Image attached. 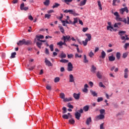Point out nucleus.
Instances as JSON below:
<instances>
[{"label":"nucleus","instance_id":"1","mask_svg":"<svg viewBox=\"0 0 129 129\" xmlns=\"http://www.w3.org/2000/svg\"><path fill=\"white\" fill-rule=\"evenodd\" d=\"M67 70L69 72H71V71H73V64H72V63L71 62L68 63Z\"/></svg>","mask_w":129,"mask_h":129},{"label":"nucleus","instance_id":"2","mask_svg":"<svg viewBox=\"0 0 129 129\" xmlns=\"http://www.w3.org/2000/svg\"><path fill=\"white\" fill-rule=\"evenodd\" d=\"M61 39L63 40L64 42H70V41H71V39H70V36L69 35L63 36Z\"/></svg>","mask_w":129,"mask_h":129},{"label":"nucleus","instance_id":"3","mask_svg":"<svg viewBox=\"0 0 129 129\" xmlns=\"http://www.w3.org/2000/svg\"><path fill=\"white\" fill-rule=\"evenodd\" d=\"M124 12H126V13H128V9H127V7H125L124 8H122L121 9H120V13L121 14V15H123V13H124Z\"/></svg>","mask_w":129,"mask_h":129},{"label":"nucleus","instance_id":"4","mask_svg":"<svg viewBox=\"0 0 129 129\" xmlns=\"http://www.w3.org/2000/svg\"><path fill=\"white\" fill-rule=\"evenodd\" d=\"M44 63H45L46 66H48V67H51V66H53L52 62L49 61L47 58H45Z\"/></svg>","mask_w":129,"mask_h":129},{"label":"nucleus","instance_id":"5","mask_svg":"<svg viewBox=\"0 0 129 129\" xmlns=\"http://www.w3.org/2000/svg\"><path fill=\"white\" fill-rule=\"evenodd\" d=\"M20 10L21 11H28L29 7H25V3H23L20 5Z\"/></svg>","mask_w":129,"mask_h":129},{"label":"nucleus","instance_id":"6","mask_svg":"<svg viewBox=\"0 0 129 129\" xmlns=\"http://www.w3.org/2000/svg\"><path fill=\"white\" fill-rule=\"evenodd\" d=\"M73 96L75 99H76V100H79V98H80V93H79L78 94L74 93L73 94Z\"/></svg>","mask_w":129,"mask_h":129},{"label":"nucleus","instance_id":"7","mask_svg":"<svg viewBox=\"0 0 129 129\" xmlns=\"http://www.w3.org/2000/svg\"><path fill=\"white\" fill-rule=\"evenodd\" d=\"M69 13H70L71 15H73V16H79L78 13H76L75 10H69Z\"/></svg>","mask_w":129,"mask_h":129},{"label":"nucleus","instance_id":"8","mask_svg":"<svg viewBox=\"0 0 129 129\" xmlns=\"http://www.w3.org/2000/svg\"><path fill=\"white\" fill-rule=\"evenodd\" d=\"M128 69L126 68L124 71V78H127L128 77Z\"/></svg>","mask_w":129,"mask_h":129},{"label":"nucleus","instance_id":"9","mask_svg":"<svg viewBox=\"0 0 129 129\" xmlns=\"http://www.w3.org/2000/svg\"><path fill=\"white\" fill-rule=\"evenodd\" d=\"M103 118H104V115L102 114H100L96 117V119H97V120H99V119H103Z\"/></svg>","mask_w":129,"mask_h":129},{"label":"nucleus","instance_id":"10","mask_svg":"<svg viewBox=\"0 0 129 129\" xmlns=\"http://www.w3.org/2000/svg\"><path fill=\"white\" fill-rule=\"evenodd\" d=\"M96 76L99 79H101V78H102V73L98 71L96 73Z\"/></svg>","mask_w":129,"mask_h":129},{"label":"nucleus","instance_id":"11","mask_svg":"<svg viewBox=\"0 0 129 129\" xmlns=\"http://www.w3.org/2000/svg\"><path fill=\"white\" fill-rule=\"evenodd\" d=\"M17 45L18 46H23V45H25V39H23L22 40H20L17 43Z\"/></svg>","mask_w":129,"mask_h":129},{"label":"nucleus","instance_id":"12","mask_svg":"<svg viewBox=\"0 0 129 129\" xmlns=\"http://www.w3.org/2000/svg\"><path fill=\"white\" fill-rule=\"evenodd\" d=\"M75 117L78 120H79L80 119V117H81V114L78 112H76L75 113Z\"/></svg>","mask_w":129,"mask_h":129},{"label":"nucleus","instance_id":"13","mask_svg":"<svg viewBox=\"0 0 129 129\" xmlns=\"http://www.w3.org/2000/svg\"><path fill=\"white\" fill-rule=\"evenodd\" d=\"M86 2H87V0H84L83 1H81L79 6H80V7L85 6V5H86Z\"/></svg>","mask_w":129,"mask_h":129},{"label":"nucleus","instance_id":"14","mask_svg":"<svg viewBox=\"0 0 129 129\" xmlns=\"http://www.w3.org/2000/svg\"><path fill=\"white\" fill-rule=\"evenodd\" d=\"M105 56H106V53L104 51H102L101 52V55L100 56V58H102V59H104L105 58Z\"/></svg>","mask_w":129,"mask_h":129},{"label":"nucleus","instance_id":"15","mask_svg":"<svg viewBox=\"0 0 129 129\" xmlns=\"http://www.w3.org/2000/svg\"><path fill=\"white\" fill-rule=\"evenodd\" d=\"M95 71H96V67H95L94 66H92L91 72L92 73L94 74V73H95Z\"/></svg>","mask_w":129,"mask_h":129},{"label":"nucleus","instance_id":"16","mask_svg":"<svg viewBox=\"0 0 129 129\" xmlns=\"http://www.w3.org/2000/svg\"><path fill=\"white\" fill-rule=\"evenodd\" d=\"M25 45H26L27 46H29V45H32V42L31 40H27L26 41V39H25Z\"/></svg>","mask_w":129,"mask_h":129},{"label":"nucleus","instance_id":"17","mask_svg":"<svg viewBox=\"0 0 129 129\" xmlns=\"http://www.w3.org/2000/svg\"><path fill=\"white\" fill-rule=\"evenodd\" d=\"M109 61L111 62H113L115 60V57L113 56V55L110 56L108 57Z\"/></svg>","mask_w":129,"mask_h":129},{"label":"nucleus","instance_id":"18","mask_svg":"<svg viewBox=\"0 0 129 129\" xmlns=\"http://www.w3.org/2000/svg\"><path fill=\"white\" fill-rule=\"evenodd\" d=\"M36 38L37 40V41H40L41 39H44V36L40 35H36Z\"/></svg>","mask_w":129,"mask_h":129},{"label":"nucleus","instance_id":"19","mask_svg":"<svg viewBox=\"0 0 129 129\" xmlns=\"http://www.w3.org/2000/svg\"><path fill=\"white\" fill-rule=\"evenodd\" d=\"M86 36L88 38H86V40H87V41H89L91 40V34H86Z\"/></svg>","mask_w":129,"mask_h":129},{"label":"nucleus","instance_id":"20","mask_svg":"<svg viewBox=\"0 0 129 129\" xmlns=\"http://www.w3.org/2000/svg\"><path fill=\"white\" fill-rule=\"evenodd\" d=\"M108 26H107V30H109V29H113V27L111 26V22H109L107 23Z\"/></svg>","mask_w":129,"mask_h":129},{"label":"nucleus","instance_id":"21","mask_svg":"<svg viewBox=\"0 0 129 129\" xmlns=\"http://www.w3.org/2000/svg\"><path fill=\"white\" fill-rule=\"evenodd\" d=\"M92 121V120H91V117H90L89 118H88L87 119V120H86V123L87 125H89V123H90V122H91Z\"/></svg>","mask_w":129,"mask_h":129},{"label":"nucleus","instance_id":"22","mask_svg":"<svg viewBox=\"0 0 129 129\" xmlns=\"http://www.w3.org/2000/svg\"><path fill=\"white\" fill-rule=\"evenodd\" d=\"M70 82H74V77L73 75L70 74Z\"/></svg>","mask_w":129,"mask_h":129},{"label":"nucleus","instance_id":"23","mask_svg":"<svg viewBox=\"0 0 129 129\" xmlns=\"http://www.w3.org/2000/svg\"><path fill=\"white\" fill-rule=\"evenodd\" d=\"M43 4L44 6H46V7L49 6V5H50V0H45V1L43 2Z\"/></svg>","mask_w":129,"mask_h":129},{"label":"nucleus","instance_id":"24","mask_svg":"<svg viewBox=\"0 0 129 129\" xmlns=\"http://www.w3.org/2000/svg\"><path fill=\"white\" fill-rule=\"evenodd\" d=\"M90 92H91L92 95H93V96H94V97L96 96L97 97V93L95 92V91H93L92 90H90Z\"/></svg>","mask_w":129,"mask_h":129},{"label":"nucleus","instance_id":"25","mask_svg":"<svg viewBox=\"0 0 129 129\" xmlns=\"http://www.w3.org/2000/svg\"><path fill=\"white\" fill-rule=\"evenodd\" d=\"M42 45H43V43L42 42H36V45L38 48H39V49H41Z\"/></svg>","mask_w":129,"mask_h":129},{"label":"nucleus","instance_id":"26","mask_svg":"<svg viewBox=\"0 0 129 129\" xmlns=\"http://www.w3.org/2000/svg\"><path fill=\"white\" fill-rule=\"evenodd\" d=\"M114 16L116 17V20H118V19H119V15L117 12L114 13Z\"/></svg>","mask_w":129,"mask_h":129},{"label":"nucleus","instance_id":"27","mask_svg":"<svg viewBox=\"0 0 129 129\" xmlns=\"http://www.w3.org/2000/svg\"><path fill=\"white\" fill-rule=\"evenodd\" d=\"M16 55H17V53L16 52H13L11 54V56H10V59H13V58H16Z\"/></svg>","mask_w":129,"mask_h":129},{"label":"nucleus","instance_id":"28","mask_svg":"<svg viewBox=\"0 0 129 129\" xmlns=\"http://www.w3.org/2000/svg\"><path fill=\"white\" fill-rule=\"evenodd\" d=\"M69 122L71 124H74V123H75V120H74V119L71 118V119H70V120H69Z\"/></svg>","mask_w":129,"mask_h":129},{"label":"nucleus","instance_id":"29","mask_svg":"<svg viewBox=\"0 0 129 129\" xmlns=\"http://www.w3.org/2000/svg\"><path fill=\"white\" fill-rule=\"evenodd\" d=\"M98 6L99 8V10L100 11H102V7L101 5V2H100V1H98Z\"/></svg>","mask_w":129,"mask_h":129},{"label":"nucleus","instance_id":"30","mask_svg":"<svg viewBox=\"0 0 129 129\" xmlns=\"http://www.w3.org/2000/svg\"><path fill=\"white\" fill-rule=\"evenodd\" d=\"M121 25L120 23H115L114 25V28H119V26Z\"/></svg>","mask_w":129,"mask_h":129},{"label":"nucleus","instance_id":"31","mask_svg":"<svg viewBox=\"0 0 129 129\" xmlns=\"http://www.w3.org/2000/svg\"><path fill=\"white\" fill-rule=\"evenodd\" d=\"M84 111H88L89 110V106L86 105L83 107Z\"/></svg>","mask_w":129,"mask_h":129},{"label":"nucleus","instance_id":"32","mask_svg":"<svg viewBox=\"0 0 129 129\" xmlns=\"http://www.w3.org/2000/svg\"><path fill=\"white\" fill-rule=\"evenodd\" d=\"M59 62H60L61 63H68V62H69V60L65 59H60L59 60Z\"/></svg>","mask_w":129,"mask_h":129},{"label":"nucleus","instance_id":"33","mask_svg":"<svg viewBox=\"0 0 129 129\" xmlns=\"http://www.w3.org/2000/svg\"><path fill=\"white\" fill-rule=\"evenodd\" d=\"M116 57L117 60H119L120 59V52H117L116 53Z\"/></svg>","mask_w":129,"mask_h":129},{"label":"nucleus","instance_id":"34","mask_svg":"<svg viewBox=\"0 0 129 129\" xmlns=\"http://www.w3.org/2000/svg\"><path fill=\"white\" fill-rule=\"evenodd\" d=\"M62 109V113H63V114L67 112V108H66V107H63Z\"/></svg>","mask_w":129,"mask_h":129},{"label":"nucleus","instance_id":"35","mask_svg":"<svg viewBox=\"0 0 129 129\" xmlns=\"http://www.w3.org/2000/svg\"><path fill=\"white\" fill-rule=\"evenodd\" d=\"M62 2L67 4V5H69V3H72V0H62Z\"/></svg>","mask_w":129,"mask_h":129},{"label":"nucleus","instance_id":"36","mask_svg":"<svg viewBox=\"0 0 129 129\" xmlns=\"http://www.w3.org/2000/svg\"><path fill=\"white\" fill-rule=\"evenodd\" d=\"M84 63H88V60H87V57L86 55H84Z\"/></svg>","mask_w":129,"mask_h":129},{"label":"nucleus","instance_id":"37","mask_svg":"<svg viewBox=\"0 0 129 129\" xmlns=\"http://www.w3.org/2000/svg\"><path fill=\"white\" fill-rule=\"evenodd\" d=\"M82 43H83V45L84 46H87V44L88 43V40H87V39H85V41H82Z\"/></svg>","mask_w":129,"mask_h":129},{"label":"nucleus","instance_id":"38","mask_svg":"<svg viewBox=\"0 0 129 129\" xmlns=\"http://www.w3.org/2000/svg\"><path fill=\"white\" fill-rule=\"evenodd\" d=\"M60 4L58 3H54V5L52 6V9H55L56 8H58V7H59Z\"/></svg>","mask_w":129,"mask_h":129},{"label":"nucleus","instance_id":"39","mask_svg":"<svg viewBox=\"0 0 129 129\" xmlns=\"http://www.w3.org/2000/svg\"><path fill=\"white\" fill-rule=\"evenodd\" d=\"M125 33H126V32L124 31H120L118 32V35H119V36H123V34H125Z\"/></svg>","mask_w":129,"mask_h":129},{"label":"nucleus","instance_id":"40","mask_svg":"<svg viewBox=\"0 0 129 129\" xmlns=\"http://www.w3.org/2000/svg\"><path fill=\"white\" fill-rule=\"evenodd\" d=\"M128 55V53L127 52L123 53L122 54V58H123L124 59H125V58L127 57Z\"/></svg>","mask_w":129,"mask_h":129},{"label":"nucleus","instance_id":"41","mask_svg":"<svg viewBox=\"0 0 129 129\" xmlns=\"http://www.w3.org/2000/svg\"><path fill=\"white\" fill-rule=\"evenodd\" d=\"M59 96L61 99H64V98H65V94H64V93H61L59 94Z\"/></svg>","mask_w":129,"mask_h":129},{"label":"nucleus","instance_id":"42","mask_svg":"<svg viewBox=\"0 0 129 129\" xmlns=\"http://www.w3.org/2000/svg\"><path fill=\"white\" fill-rule=\"evenodd\" d=\"M62 118L64 119H68L69 118V116L67 114H63L62 116Z\"/></svg>","mask_w":129,"mask_h":129},{"label":"nucleus","instance_id":"43","mask_svg":"<svg viewBox=\"0 0 129 129\" xmlns=\"http://www.w3.org/2000/svg\"><path fill=\"white\" fill-rule=\"evenodd\" d=\"M59 30L62 34H64V33H65V30H64V28H63V27L60 26L59 27Z\"/></svg>","mask_w":129,"mask_h":129},{"label":"nucleus","instance_id":"44","mask_svg":"<svg viewBox=\"0 0 129 129\" xmlns=\"http://www.w3.org/2000/svg\"><path fill=\"white\" fill-rule=\"evenodd\" d=\"M99 86H100V87H103V88H106L105 86L104 85L102 82H100L99 83Z\"/></svg>","mask_w":129,"mask_h":129},{"label":"nucleus","instance_id":"45","mask_svg":"<svg viewBox=\"0 0 129 129\" xmlns=\"http://www.w3.org/2000/svg\"><path fill=\"white\" fill-rule=\"evenodd\" d=\"M89 57H90V58H92V57L94 56V53H93V52L91 51L89 53Z\"/></svg>","mask_w":129,"mask_h":129},{"label":"nucleus","instance_id":"46","mask_svg":"<svg viewBox=\"0 0 129 129\" xmlns=\"http://www.w3.org/2000/svg\"><path fill=\"white\" fill-rule=\"evenodd\" d=\"M59 81H60V78L56 77L54 79V82H55V83H57V82H59Z\"/></svg>","mask_w":129,"mask_h":129},{"label":"nucleus","instance_id":"47","mask_svg":"<svg viewBox=\"0 0 129 129\" xmlns=\"http://www.w3.org/2000/svg\"><path fill=\"white\" fill-rule=\"evenodd\" d=\"M74 22H73V25H75L77 23H78V19L77 18H74Z\"/></svg>","mask_w":129,"mask_h":129},{"label":"nucleus","instance_id":"48","mask_svg":"<svg viewBox=\"0 0 129 129\" xmlns=\"http://www.w3.org/2000/svg\"><path fill=\"white\" fill-rule=\"evenodd\" d=\"M49 49H50V50L51 51V52H53V51H54V45L51 44L49 46Z\"/></svg>","mask_w":129,"mask_h":129},{"label":"nucleus","instance_id":"49","mask_svg":"<svg viewBox=\"0 0 129 129\" xmlns=\"http://www.w3.org/2000/svg\"><path fill=\"white\" fill-rule=\"evenodd\" d=\"M100 114H103L105 113V110L104 109H102L100 110Z\"/></svg>","mask_w":129,"mask_h":129},{"label":"nucleus","instance_id":"50","mask_svg":"<svg viewBox=\"0 0 129 129\" xmlns=\"http://www.w3.org/2000/svg\"><path fill=\"white\" fill-rule=\"evenodd\" d=\"M46 88L47 90H52V87H51V86L47 85Z\"/></svg>","mask_w":129,"mask_h":129},{"label":"nucleus","instance_id":"51","mask_svg":"<svg viewBox=\"0 0 129 129\" xmlns=\"http://www.w3.org/2000/svg\"><path fill=\"white\" fill-rule=\"evenodd\" d=\"M75 58H81V57H82V55H80L78 54V53H76L75 55Z\"/></svg>","mask_w":129,"mask_h":129},{"label":"nucleus","instance_id":"52","mask_svg":"<svg viewBox=\"0 0 129 129\" xmlns=\"http://www.w3.org/2000/svg\"><path fill=\"white\" fill-rule=\"evenodd\" d=\"M74 56V55L72 54H68V58H69V59H71V58H73Z\"/></svg>","mask_w":129,"mask_h":129},{"label":"nucleus","instance_id":"53","mask_svg":"<svg viewBox=\"0 0 129 129\" xmlns=\"http://www.w3.org/2000/svg\"><path fill=\"white\" fill-rule=\"evenodd\" d=\"M103 100V98L102 97H99L97 99V102H100Z\"/></svg>","mask_w":129,"mask_h":129},{"label":"nucleus","instance_id":"54","mask_svg":"<svg viewBox=\"0 0 129 129\" xmlns=\"http://www.w3.org/2000/svg\"><path fill=\"white\" fill-rule=\"evenodd\" d=\"M128 46H129V43H125V45H124V49H125V50H126L127 49V47H128Z\"/></svg>","mask_w":129,"mask_h":129},{"label":"nucleus","instance_id":"55","mask_svg":"<svg viewBox=\"0 0 129 129\" xmlns=\"http://www.w3.org/2000/svg\"><path fill=\"white\" fill-rule=\"evenodd\" d=\"M57 45L58 46H59L60 47H61V46H63V42L62 41H59V42H58L57 43Z\"/></svg>","mask_w":129,"mask_h":129},{"label":"nucleus","instance_id":"56","mask_svg":"<svg viewBox=\"0 0 129 129\" xmlns=\"http://www.w3.org/2000/svg\"><path fill=\"white\" fill-rule=\"evenodd\" d=\"M68 107H69V108H72L73 109V108H74L73 105H71V104H70V103H69L68 104Z\"/></svg>","mask_w":129,"mask_h":129},{"label":"nucleus","instance_id":"57","mask_svg":"<svg viewBox=\"0 0 129 129\" xmlns=\"http://www.w3.org/2000/svg\"><path fill=\"white\" fill-rule=\"evenodd\" d=\"M66 57V54L65 53H61V56H60V58H65Z\"/></svg>","mask_w":129,"mask_h":129},{"label":"nucleus","instance_id":"58","mask_svg":"<svg viewBox=\"0 0 129 129\" xmlns=\"http://www.w3.org/2000/svg\"><path fill=\"white\" fill-rule=\"evenodd\" d=\"M50 17H51V15L50 14H45V19L47 18V19H50Z\"/></svg>","mask_w":129,"mask_h":129},{"label":"nucleus","instance_id":"59","mask_svg":"<svg viewBox=\"0 0 129 129\" xmlns=\"http://www.w3.org/2000/svg\"><path fill=\"white\" fill-rule=\"evenodd\" d=\"M83 92H85V93H87V92H88V89L86 88H84L83 90Z\"/></svg>","mask_w":129,"mask_h":129},{"label":"nucleus","instance_id":"60","mask_svg":"<svg viewBox=\"0 0 129 129\" xmlns=\"http://www.w3.org/2000/svg\"><path fill=\"white\" fill-rule=\"evenodd\" d=\"M28 19L29 20H30V21H33L34 20V18H33V16H32V15H30L28 17Z\"/></svg>","mask_w":129,"mask_h":129},{"label":"nucleus","instance_id":"61","mask_svg":"<svg viewBox=\"0 0 129 129\" xmlns=\"http://www.w3.org/2000/svg\"><path fill=\"white\" fill-rule=\"evenodd\" d=\"M61 23H62V26H63L64 27H66V22L64 20H62L61 21Z\"/></svg>","mask_w":129,"mask_h":129},{"label":"nucleus","instance_id":"62","mask_svg":"<svg viewBox=\"0 0 129 129\" xmlns=\"http://www.w3.org/2000/svg\"><path fill=\"white\" fill-rule=\"evenodd\" d=\"M88 30V28L87 27L83 28V32H84V33H85V32H86Z\"/></svg>","mask_w":129,"mask_h":129},{"label":"nucleus","instance_id":"63","mask_svg":"<svg viewBox=\"0 0 129 129\" xmlns=\"http://www.w3.org/2000/svg\"><path fill=\"white\" fill-rule=\"evenodd\" d=\"M65 71V68L64 67L60 68V72H64Z\"/></svg>","mask_w":129,"mask_h":129},{"label":"nucleus","instance_id":"64","mask_svg":"<svg viewBox=\"0 0 129 129\" xmlns=\"http://www.w3.org/2000/svg\"><path fill=\"white\" fill-rule=\"evenodd\" d=\"M103 124H104L103 123L100 124V129H104V128H103Z\"/></svg>","mask_w":129,"mask_h":129}]
</instances>
